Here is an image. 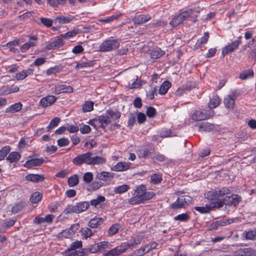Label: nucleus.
I'll return each instance as SVG.
<instances>
[{"instance_id":"obj_1","label":"nucleus","mask_w":256,"mask_h":256,"mask_svg":"<svg viewBox=\"0 0 256 256\" xmlns=\"http://www.w3.org/2000/svg\"><path fill=\"white\" fill-rule=\"evenodd\" d=\"M195 16H196V15L192 10H184L174 16L170 22V24L172 28H174L189 18H192V20L195 22L196 21V19L194 18Z\"/></svg>"},{"instance_id":"obj_2","label":"nucleus","mask_w":256,"mask_h":256,"mask_svg":"<svg viewBox=\"0 0 256 256\" xmlns=\"http://www.w3.org/2000/svg\"><path fill=\"white\" fill-rule=\"evenodd\" d=\"M90 206L88 202H76L74 205L68 204L63 211L64 214H68L71 213L80 214L88 210Z\"/></svg>"},{"instance_id":"obj_3","label":"nucleus","mask_w":256,"mask_h":256,"mask_svg":"<svg viewBox=\"0 0 256 256\" xmlns=\"http://www.w3.org/2000/svg\"><path fill=\"white\" fill-rule=\"evenodd\" d=\"M120 46V41L110 37L104 40L99 46V50L102 52H110L117 49Z\"/></svg>"},{"instance_id":"obj_4","label":"nucleus","mask_w":256,"mask_h":256,"mask_svg":"<svg viewBox=\"0 0 256 256\" xmlns=\"http://www.w3.org/2000/svg\"><path fill=\"white\" fill-rule=\"evenodd\" d=\"M192 198L188 196H179L176 200L171 205L173 209H180L186 208L190 204Z\"/></svg>"},{"instance_id":"obj_5","label":"nucleus","mask_w":256,"mask_h":256,"mask_svg":"<svg viewBox=\"0 0 256 256\" xmlns=\"http://www.w3.org/2000/svg\"><path fill=\"white\" fill-rule=\"evenodd\" d=\"M92 152H88L76 156L73 160V163L76 166H81L84 164L87 165H90L91 157Z\"/></svg>"},{"instance_id":"obj_6","label":"nucleus","mask_w":256,"mask_h":256,"mask_svg":"<svg viewBox=\"0 0 256 256\" xmlns=\"http://www.w3.org/2000/svg\"><path fill=\"white\" fill-rule=\"evenodd\" d=\"M214 111L196 110L192 115V119L195 121L208 120L214 116Z\"/></svg>"},{"instance_id":"obj_7","label":"nucleus","mask_w":256,"mask_h":256,"mask_svg":"<svg viewBox=\"0 0 256 256\" xmlns=\"http://www.w3.org/2000/svg\"><path fill=\"white\" fill-rule=\"evenodd\" d=\"M238 96L236 90H233L230 94L226 96L224 100V103L226 108L232 110L235 106V101Z\"/></svg>"},{"instance_id":"obj_8","label":"nucleus","mask_w":256,"mask_h":256,"mask_svg":"<svg viewBox=\"0 0 256 256\" xmlns=\"http://www.w3.org/2000/svg\"><path fill=\"white\" fill-rule=\"evenodd\" d=\"M52 92L58 94L64 92H72L73 88L70 86L65 84H56L54 87L52 88Z\"/></svg>"},{"instance_id":"obj_9","label":"nucleus","mask_w":256,"mask_h":256,"mask_svg":"<svg viewBox=\"0 0 256 256\" xmlns=\"http://www.w3.org/2000/svg\"><path fill=\"white\" fill-rule=\"evenodd\" d=\"M126 250L125 244H122L120 246L108 250L104 256H118L124 253Z\"/></svg>"},{"instance_id":"obj_10","label":"nucleus","mask_w":256,"mask_h":256,"mask_svg":"<svg viewBox=\"0 0 256 256\" xmlns=\"http://www.w3.org/2000/svg\"><path fill=\"white\" fill-rule=\"evenodd\" d=\"M241 200V198L238 194H232L231 196L224 198L225 205L236 206L238 204Z\"/></svg>"},{"instance_id":"obj_11","label":"nucleus","mask_w":256,"mask_h":256,"mask_svg":"<svg viewBox=\"0 0 256 256\" xmlns=\"http://www.w3.org/2000/svg\"><path fill=\"white\" fill-rule=\"evenodd\" d=\"M57 98L56 96L48 95L42 98L40 102V104L44 108L48 107L55 102Z\"/></svg>"},{"instance_id":"obj_12","label":"nucleus","mask_w":256,"mask_h":256,"mask_svg":"<svg viewBox=\"0 0 256 256\" xmlns=\"http://www.w3.org/2000/svg\"><path fill=\"white\" fill-rule=\"evenodd\" d=\"M240 42L239 40H236L232 42L231 44L226 46L222 50V54L225 56L229 53L234 52L238 48Z\"/></svg>"},{"instance_id":"obj_13","label":"nucleus","mask_w":256,"mask_h":256,"mask_svg":"<svg viewBox=\"0 0 256 256\" xmlns=\"http://www.w3.org/2000/svg\"><path fill=\"white\" fill-rule=\"evenodd\" d=\"M44 162L43 158H32L30 160H27L24 164V166L30 168L33 166H40Z\"/></svg>"},{"instance_id":"obj_14","label":"nucleus","mask_w":256,"mask_h":256,"mask_svg":"<svg viewBox=\"0 0 256 256\" xmlns=\"http://www.w3.org/2000/svg\"><path fill=\"white\" fill-rule=\"evenodd\" d=\"M63 45L64 42L60 36L54 41L47 44V46H46V48L48 50H50L52 49L58 48L63 46Z\"/></svg>"},{"instance_id":"obj_15","label":"nucleus","mask_w":256,"mask_h":256,"mask_svg":"<svg viewBox=\"0 0 256 256\" xmlns=\"http://www.w3.org/2000/svg\"><path fill=\"white\" fill-rule=\"evenodd\" d=\"M151 19L149 14H140L134 17L132 21L134 24H142L144 23Z\"/></svg>"},{"instance_id":"obj_16","label":"nucleus","mask_w":256,"mask_h":256,"mask_svg":"<svg viewBox=\"0 0 256 256\" xmlns=\"http://www.w3.org/2000/svg\"><path fill=\"white\" fill-rule=\"evenodd\" d=\"M26 179L33 182H38L44 181L45 178L42 174H29L26 176Z\"/></svg>"},{"instance_id":"obj_17","label":"nucleus","mask_w":256,"mask_h":256,"mask_svg":"<svg viewBox=\"0 0 256 256\" xmlns=\"http://www.w3.org/2000/svg\"><path fill=\"white\" fill-rule=\"evenodd\" d=\"M130 164L125 162H120L116 164L113 168L112 170L116 172H122L130 168Z\"/></svg>"},{"instance_id":"obj_18","label":"nucleus","mask_w":256,"mask_h":256,"mask_svg":"<svg viewBox=\"0 0 256 256\" xmlns=\"http://www.w3.org/2000/svg\"><path fill=\"white\" fill-rule=\"evenodd\" d=\"M106 158L101 156H94L91 157L90 165H101L106 163Z\"/></svg>"},{"instance_id":"obj_19","label":"nucleus","mask_w":256,"mask_h":256,"mask_svg":"<svg viewBox=\"0 0 256 256\" xmlns=\"http://www.w3.org/2000/svg\"><path fill=\"white\" fill-rule=\"evenodd\" d=\"M22 108V104L18 102L11 105L6 108V112L7 113L13 114L19 112Z\"/></svg>"},{"instance_id":"obj_20","label":"nucleus","mask_w":256,"mask_h":256,"mask_svg":"<svg viewBox=\"0 0 256 256\" xmlns=\"http://www.w3.org/2000/svg\"><path fill=\"white\" fill-rule=\"evenodd\" d=\"M114 177V174L108 172H102L98 173L96 176V178L100 180H106L108 178H111Z\"/></svg>"},{"instance_id":"obj_21","label":"nucleus","mask_w":256,"mask_h":256,"mask_svg":"<svg viewBox=\"0 0 256 256\" xmlns=\"http://www.w3.org/2000/svg\"><path fill=\"white\" fill-rule=\"evenodd\" d=\"M253 252L250 248H240L236 252V256H251Z\"/></svg>"},{"instance_id":"obj_22","label":"nucleus","mask_w":256,"mask_h":256,"mask_svg":"<svg viewBox=\"0 0 256 256\" xmlns=\"http://www.w3.org/2000/svg\"><path fill=\"white\" fill-rule=\"evenodd\" d=\"M26 204L24 202H20L16 204L12 208V212L16 214L20 212L26 206Z\"/></svg>"},{"instance_id":"obj_23","label":"nucleus","mask_w":256,"mask_h":256,"mask_svg":"<svg viewBox=\"0 0 256 256\" xmlns=\"http://www.w3.org/2000/svg\"><path fill=\"white\" fill-rule=\"evenodd\" d=\"M254 76V71L252 69H249L242 71L240 74L239 78L242 80H245L250 78H253Z\"/></svg>"},{"instance_id":"obj_24","label":"nucleus","mask_w":256,"mask_h":256,"mask_svg":"<svg viewBox=\"0 0 256 256\" xmlns=\"http://www.w3.org/2000/svg\"><path fill=\"white\" fill-rule=\"evenodd\" d=\"M165 52L159 48H154L150 52V57L152 58H158L164 54Z\"/></svg>"},{"instance_id":"obj_25","label":"nucleus","mask_w":256,"mask_h":256,"mask_svg":"<svg viewBox=\"0 0 256 256\" xmlns=\"http://www.w3.org/2000/svg\"><path fill=\"white\" fill-rule=\"evenodd\" d=\"M20 157L21 156L18 152H14L8 154L6 159L10 162L12 163L17 162L20 160Z\"/></svg>"},{"instance_id":"obj_26","label":"nucleus","mask_w":256,"mask_h":256,"mask_svg":"<svg viewBox=\"0 0 256 256\" xmlns=\"http://www.w3.org/2000/svg\"><path fill=\"white\" fill-rule=\"evenodd\" d=\"M103 222L102 218H94L91 219L88 222V226L91 228H96Z\"/></svg>"},{"instance_id":"obj_27","label":"nucleus","mask_w":256,"mask_h":256,"mask_svg":"<svg viewBox=\"0 0 256 256\" xmlns=\"http://www.w3.org/2000/svg\"><path fill=\"white\" fill-rule=\"evenodd\" d=\"M84 255L85 252L84 250L78 251L70 250V248H68L65 251L66 256H84Z\"/></svg>"},{"instance_id":"obj_28","label":"nucleus","mask_w":256,"mask_h":256,"mask_svg":"<svg viewBox=\"0 0 256 256\" xmlns=\"http://www.w3.org/2000/svg\"><path fill=\"white\" fill-rule=\"evenodd\" d=\"M171 86V84L168 81H164L159 88V94L163 95L166 94Z\"/></svg>"},{"instance_id":"obj_29","label":"nucleus","mask_w":256,"mask_h":256,"mask_svg":"<svg viewBox=\"0 0 256 256\" xmlns=\"http://www.w3.org/2000/svg\"><path fill=\"white\" fill-rule=\"evenodd\" d=\"M98 120L100 124V127L102 128H104L110 122V119H109L108 116L106 115L100 116Z\"/></svg>"},{"instance_id":"obj_30","label":"nucleus","mask_w":256,"mask_h":256,"mask_svg":"<svg viewBox=\"0 0 256 256\" xmlns=\"http://www.w3.org/2000/svg\"><path fill=\"white\" fill-rule=\"evenodd\" d=\"M79 182L78 177L77 174H73L68 178V184L69 186L73 187L78 184Z\"/></svg>"},{"instance_id":"obj_31","label":"nucleus","mask_w":256,"mask_h":256,"mask_svg":"<svg viewBox=\"0 0 256 256\" xmlns=\"http://www.w3.org/2000/svg\"><path fill=\"white\" fill-rule=\"evenodd\" d=\"M243 236H245L246 240H256V229L248 231H245L243 233Z\"/></svg>"},{"instance_id":"obj_32","label":"nucleus","mask_w":256,"mask_h":256,"mask_svg":"<svg viewBox=\"0 0 256 256\" xmlns=\"http://www.w3.org/2000/svg\"><path fill=\"white\" fill-rule=\"evenodd\" d=\"M220 104V99L218 96H215L212 97L208 104V107L210 109L214 108L218 106Z\"/></svg>"},{"instance_id":"obj_33","label":"nucleus","mask_w":256,"mask_h":256,"mask_svg":"<svg viewBox=\"0 0 256 256\" xmlns=\"http://www.w3.org/2000/svg\"><path fill=\"white\" fill-rule=\"evenodd\" d=\"M162 175L160 174H154L150 176L151 183L156 184H160L162 181Z\"/></svg>"},{"instance_id":"obj_34","label":"nucleus","mask_w":256,"mask_h":256,"mask_svg":"<svg viewBox=\"0 0 256 256\" xmlns=\"http://www.w3.org/2000/svg\"><path fill=\"white\" fill-rule=\"evenodd\" d=\"M79 33L78 29H74L64 34H62L60 35V37L62 38L68 39L74 36L76 34Z\"/></svg>"},{"instance_id":"obj_35","label":"nucleus","mask_w":256,"mask_h":256,"mask_svg":"<svg viewBox=\"0 0 256 256\" xmlns=\"http://www.w3.org/2000/svg\"><path fill=\"white\" fill-rule=\"evenodd\" d=\"M194 210L201 214H208L212 210L210 205L208 204L204 206H196Z\"/></svg>"},{"instance_id":"obj_36","label":"nucleus","mask_w":256,"mask_h":256,"mask_svg":"<svg viewBox=\"0 0 256 256\" xmlns=\"http://www.w3.org/2000/svg\"><path fill=\"white\" fill-rule=\"evenodd\" d=\"M168 22L166 20H160L156 22H152L148 24V28H158L160 26H164L167 24Z\"/></svg>"},{"instance_id":"obj_37","label":"nucleus","mask_w":256,"mask_h":256,"mask_svg":"<svg viewBox=\"0 0 256 256\" xmlns=\"http://www.w3.org/2000/svg\"><path fill=\"white\" fill-rule=\"evenodd\" d=\"M74 19V17L72 16H60L56 18V20H58V22L60 24H67L71 22Z\"/></svg>"},{"instance_id":"obj_38","label":"nucleus","mask_w":256,"mask_h":256,"mask_svg":"<svg viewBox=\"0 0 256 256\" xmlns=\"http://www.w3.org/2000/svg\"><path fill=\"white\" fill-rule=\"evenodd\" d=\"M130 188L128 184H123L116 188L114 190L115 194H121L126 192Z\"/></svg>"},{"instance_id":"obj_39","label":"nucleus","mask_w":256,"mask_h":256,"mask_svg":"<svg viewBox=\"0 0 256 256\" xmlns=\"http://www.w3.org/2000/svg\"><path fill=\"white\" fill-rule=\"evenodd\" d=\"M141 242V238H134L128 243H124L126 246V250L128 248L135 247L136 245L140 244Z\"/></svg>"},{"instance_id":"obj_40","label":"nucleus","mask_w":256,"mask_h":256,"mask_svg":"<svg viewBox=\"0 0 256 256\" xmlns=\"http://www.w3.org/2000/svg\"><path fill=\"white\" fill-rule=\"evenodd\" d=\"M106 114L107 116H108L109 118H111L114 120H117L120 116V114L119 112L111 110H106Z\"/></svg>"},{"instance_id":"obj_41","label":"nucleus","mask_w":256,"mask_h":256,"mask_svg":"<svg viewBox=\"0 0 256 256\" xmlns=\"http://www.w3.org/2000/svg\"><path fill=\"white\" fill-rule=\"evenodd\" d=\"M200 128L204 131L209 132L214 128V126L212 124L204 122L201 124L200 126Z\"/></svg>"},{"instance_id":"obj_42","label":"nucleus","mask_w":256,"mask_h":256,"mask_svg":"<svg viewBox=\"0 0 256 256\" xmlns=\"http://www.w3.org/2000/svg\"><path fill=\"white\" fill-rule=\"evenodd\" d=\"M106 198L104 196H99L96 199L92 200L90 201V204L94 207L100 204L101 202L105 201Z\"/></svg>"},{"instance_id":"obj_43","label":"nucleus","mask_w":256,"mask_h":256,"mask_svg":"<svg viewBox=\"0 0 256 256\" xmlns=\"http://www.w3.org/2000/svg\"><path fill=\"white\" fill-rule=\"evenodd\" d=\"M94 102L92 101L86 102L82 106V111L84 112H89L93 110Z\"/></svg>"},{"instance_id":"obj_44","label":"nucleus","mask_w":256,"mask_h":256,"mask_svg":"<svg viewBox=\"0 0 256 256\" xmlns=\"http://www.w3.org/2000/svg\"><path fill=\"white\" fill-rule=\"evenodd\" d=\"M206 198L210 200H214L218 199V194L216 193V190L208 191L205 194Z\"/></svg>"},{"instance_id":"obj_45","label":"nucleus","mask_w":256,"mask_h":256,"mask_svg":"<svg viewBox=\"0 0 256 256\" xmlns=\"http://www.w3.org/2000/svg\"><path fill=\"white\" fill-rule=\"evenodd\" d=\"M121 226L120 224H115L110 227L108 232L110 235H114L118 232Z\"/></svg>"},{"instance_id":"obj_46","label":"nucleus","mask_w":256,"mask_h":256,"mask_svg":"<svg viewBox=\"0 0 256 256\" xmlns=\"http://www.w3.org/2000/svg\"><path fill=\"white\" fill-rule=\"evenodd\" d=\"M224 204H225V201H224V198L222 200H220L218 199L216 202H212L210 204V206L211 207V210H212V208H221L222 207Z\"/></svg>"},{"instance_id":"obj_47","label":"nucleus","mask_w":256,"mask_h":256,"mask_svg":"<svg viewBox=\"0 0 256 256\" xmlns=\"http://www.w3.org/2000/svg\"><path fill=\"white\" fill-rule=\"evenodd\" d=\"M42 194L38 192H34L30 198V202L32 203L36 204L42 198Z\"/></svg>"},{"instance_id":"obj_48","label":"nucleus","mask_w":256,"mask_h":256,"mask_svg":"<svg viewBox=\"0 0 256 256\" xmlns=\"http://www.w3.org/2000/svg\"><path fill=\"white\" fill-rule=\"evenodd\" d=\"M128 202L132 205L143 203L142 198L138 197L136 194H134L133 196L128 200Z\"/></svg>"},{"instance_id":"obj_49","label":"nucleus","mask_w":256,"mask_h":256,"mask_svg":"<svg viewBox=\"0 0 256 256\" xmlns=\"http://www.w3.org/2000/svg\"><path fill=\"white\" fill-rule=\"evenodd\" d=\"M94 63L92 61L89 60L78 64L76 66V68H85L92 67L94 66Z\"/></svg>"},{"instance_id":"obj_50","label":"nucleus","mask_w":256,"mask_h":256,"mask_svg":"<svg viewBox=\"0 0 256 256\" xmlns=\"http://www.w3.org/2000/svg\"><path fill=\"white\" fill-rule=\"evenodd\" d=\"M146 190V188L144 186H138L135 190L134 194H136L140 198H142Z\"/></svg>"},{"instance_id":"obj_51","label":"nucleus","mask_w":256,"mask_h":256,"mask_svg":"<svg viewBox=\"0 0 256 256\" xmlns=\"http://www.w3.org/2000/svg\"><path fill=\"white\" fill-rule=\"evenodd\" d=\"M10 150V146H5L0 150V161L5 158Z\"/></svg>"},{"instance_id":"obj_52","label":"nucleus","mask_w":256,"mask_h":256,"mask_svg":"<svg viewBox=\"0 0 256 256\" xmlns=\"http://www.w3.org/2000/svg\"><path fill=\"white\" fill-rule=\"evenodd\" d=\"M190 218V216L186 213H184L178 214L174 218L175 220H179L181 222H186Z\"/></svg>"},{"instance_id":"obj_53","label":"nucleus","mask_w":256,"mask_h":256,"mask_svg":"<svg viewBox=\"0 0 256 256\" xmlns=\"http://www.w3.org/2000/svg\"><path fill=\"white\" fill-rule=\"evenodd\" d=\"M216 193L218 194V198L220 197L224 196V195L229 194L230 193V191L229 189L226 188H222L220 189L216 190Z\"/></svg>"},{"instance_id":"obj_54","label":"nucleus","mask_w":256,"mask_h":256,"mask_svg":"<svg viewBox=\"0 0 256 256\" xmlns=\"http://www.w3.org/2000/svg\"><path fill=\"white\" fill-rule=\"evenodd\" d=\"M157 89L155 87H151L149 90L146 92L147 97L150 99L152 100L154 98V96L156 94Z\"/></svg>"},{"instance_id":"obj_55","label":"nucleus","mask_w":256,"mask_h":256,"mask_svg":"<svg viewBox=\"0 0 256 256\" xmlns=\"http://www.w3.org/2000/svg\"><path fill=\"white\" fill-rule=\"evenodd\" d=\"M121 15H122V14L113 15V16H112L108 18H104V19H100V20H99V21L100 22H102L109 23V22H112L113 20L118 18Z\"/></svg>"},{"instance_id":"obj_56","label":"nucleus","mask_w":256,"mask_h":256,"mask_svg":"<svg viewBox=\"0 0 256 256\" xmlns=\"http://www.w3.org/2000/svg\"><path fill=\"white\" fill-rule=\"evenodd\" d=\"M208 32H204V36L200 40H198L196 44L198 46H200L202 44H206L208 42Z\"/></svg>"},{"instance_id":"obj_57","label":"nucleus","mask_w":256,"mask_h":256,"mask_svg":"<svg viewBox=\"0 0 256 256\" xmlns=\"http://www.w3.org/2000/svg\"><path fill=\"white\" fill-rule=\"evenodd\" d=\"M101 182H94L89 186V189L92 190H95L100 188L102 185Z\"/></svg>"},{"instance_id":"obj_58","label":"nucleus","mask_w":256,"mask_h":256,"mask_svg":"<svg viewBox=\"0 0 256 256\" xmlns=\"http://www.w3.org/2000/svg\"><path fill=\"white\" fill-rule=\"evenodd\" d=\"M82 236L86 238H90L92 235V230L88 228H84L82 230Z\"/></svg>"},{"instance_id":"obj_59","label":"nucleus","mask_w":256,"mask_h":256,"mask_svg":"<svg viewBox=\"0 0 256 256\" xmlns=\"http://www.w3.org/2000/svg\"><path fill=\"white\" fill-rule=\"evenodd\" d=\"M60 122V118H53L50 122L49 125L48 126L47 128L48 130L52 129L56 126H57L58 123Z\"/></svg>"},{"instance_id":"obj_60","label":"nucleus","mask_w":256,"mask_h":256,"mask_svg":"<svg viewBox=\"0 0 256 256\" xmlns=\"http://www.w3.org/2000/svg\"><path fill=\"white\" fill-rule=\"evenodd\" d=\"M93 180V174L91 172L85 173L83 176V180L86 183H90Z\"/></svg>"},{"instance_id":"obj_61","label":"nucleus","mask_w":256,"mask_h":256,"mask_svg":"<svg viewBox=\"0 0 256 256\" xmlns=\"http://www.w3.org/2000/svg\"><path fill=\"white\" fill-rule=\"evenodd\" d=\"M72 236L70 232H69L66 229L59 233L58 235V238H70Z\"/></svg>"},{"instance_id":"obj_62","label":"nucleus","mask_w":256,"mask_h":256,"mask_svg":"<svg viewBox=\"0 0 256 256\" xmlns=\"http://www.w3.org/2000/svg\"><path fill=\"white\" fill-rule=\"evenodd\" d=\"M154 196V193L152 192H146L144 191V196L142 197V201L144 202L146 200H148L152 198Z\"/></svg>"},{"instance_id":"obj_63","label":"nucleus","mask_w":256,"mask_h":256,"mask_svg":"<svg viewBox=\"0 0 256 256\" xmlns=\"http://www.w3.org/2000/svg\"><path fill=\"white\" fill-rule=\"evenodd\" d=\"M80 132L82 134H86L90 132L91 128L86 124H82L80 128Z\"/></svg>"},{"instance_id":"obj_64","label":"nucleus","mask_w":256,"mask_h":256,"mask_svg":"<svg viewBox=\"0 0 256 256\" xmlns=\"http://www.w3.org/2000/svg\"><path fill=\"white\" fill-rule=\"evenodd\" d=\"M82 247V241L76 240L72 243L70 246V250H75Z\"/></svg>"}]
</instances>
